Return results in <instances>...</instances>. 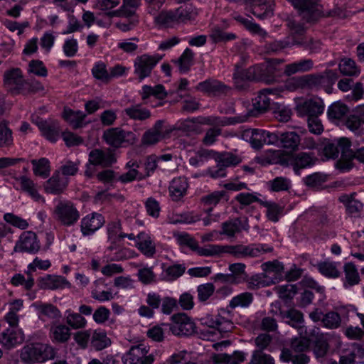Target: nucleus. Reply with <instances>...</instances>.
Masks as SVG:
<instances>
[{
    "mask_svg": "<svg viewBox=\"0 0 364 364\" xmlns=\"http://www.w3.org/2000/svg\"><path fill=\"white\" fill-rule=\"evenodd\" d=\"M257 75L256 77L253 73V70H235L233 75V80L237 88L242 89L247 84L252 80H260L266 83H272L283 80L280 79V73L282 70H256Z\"/></svg>",
    "mask_w": 364,
    "mask_h": 364,
    "instance_id": "obj_1",
    "label": "nucleus"
},
{
    "mask_svg": "<svg viewBox=\"0 0 364 364\" xmlns=\"http://www.w3.org/2000/svg\"><path fill=\"white\" fill-rule=\"evenodd\" d=\"M54 356L53 347L41 343L28 344L22 348L21 353V358L26 363H43Z\"/></svg>",
    "mask_w": 364,
    "mask_h": 364,
    "instance_id": "obj_2",
    "label": "nucleus"
},
{
    "mask_svg": "<svg viewBox=\"0 0 364 364\" xmlns=\"http://www.w3.org/2000/svg\"><path fill=\"white\" fill-rule=\"evenodd\" d=\"M295 111L299 117L310 118L323 114V101L318 97L294 98Z\"/></svg>",
    "mask_w": 364,
    "mask_h": 364,
    "instance_id": "obj_3",
    "label": "nucleus"
},
{
    "mask_svg": "<svg viewBox=\"0 0 364 364\" xmlns=\"http://www.w3.org/2000/svg\"><path fill=\"white\" fill-rule=\"evenodd\" d=\"M149 346L144 343L134 346L124 354V364H153L154 356L149 353Z\"/></svg>",
    "mask_w": 364,
    "mask_h": 364,
    "instance_id": "obj_4",
    "label": "nucleus"
},
{
    "mask_svg": "<svg viewBox=\"0 0 364 364\" xmlns=\"http://www.w3.org/2000/svg\"><path fill=\"white\" fill-rule=\"evenodd\" d=\"M53 217L63 225L70 226L78 220L80 213L71 202L59 201L53 210Z\"/></svg>",
    "mask_w": 364,
    "mask_h": 364,
    "instance_id": "obj_5",
    "label": "nucleus"
},
{
    "mask_svg": "<svg viewBox=\"0 0 364 364\" xmlns=\"http://www.w3.org/2000/svg\"><path fill=\"white\" fill-rule=\"evenodd\" d=\"M4 85L13 94L25 93L31 89L30 84L23 79L20 70H8L4 74Z\"/></svg>",
    "mask_w": 364,
    "mask_h": 364,
    "instance_id": "obj_6",
    "label": "nucleus"
},
{
    "mask_svg": "<svg viewBox=\"0 0 364 364\" xmlns=\"http://www.w3.org/2000/svg\"><path fill=\"white\" fill-rule=\"evenodd\" d=\"M307 346V341L305 339L300 341H295L292 343L291 349L282 350L280 358L284 362L291 361L293 364H307L309 361V358L304 353V350Z\"/></svg>",
    "mask_w": 364,
    "mask_h": 364,
    "instance_id": "obj_7",
    "label": "nucleus"
},
{
    "mask_svg": "<svg viewBox=\"0 0 364 364\" xmlns=\"http://www.w3.org/2000/svg\"><path fill=\"white\" fill-rule=\"evenodd\" d=\"M172 323L170 331L175 336H190L196 331L194 321L183 313L176 314L171 316Z\"/></svg>",
    "mask_w": 364,
    "mask_h": 364,
    "instance_id": "obj_8",
    "label": "nucleus"
},
{
    "mask_svg": "<svg viewBox=\"0 0 364 364\" xmlns=\"http://www.w3.org/2000/svg\"><path fill=\"white\" fill-rule=\"evenodd\" d=\"M105 141L109 145L118 147L122 144H132L136 141L135 134L119 128H111L103 134Z\"/></svg>",
    "mask_w": 364,
    "mask_h": 364,
    "instance_id": "obj_9",
    "label": "nucleus"
},
{
    "mask_svg": "<svg viewBox=\"0 0 364 364\" xmlns=\"http://www.w3.org/2000/svg\"><path fill=\"white\" fill-rule=\"evenodd\" d=\"M229 316L228 313L223 311L217 316H210L205 318V323L210 328L209 332L213 335H222L230 331L232 328V323L230 320L223 316Z\"/></svg>",
    "mask_w": 364,
    "mask_h": 364,
    "instance_id": "obj_10",
    "label": "nucleus"
},
{
    "mask_svg": "<svg viewBox=\"0 0 364 364\" xmlns=\"http://www.w3.org/2000/svg\"><path fill=\"white\" fill-rule=\"evenodd\" d=\"M223 247L225 248L223 252L230 253L237 257L246 256L257 257L260 253L266 252L271 250L264 244L252 245L250 246L232 245Z\"/></svg>",
    "mask_w": 364,
    "mask_h": 364,
    "instance_id": "obj_11",
    "label": "nucleus"
},
{
    "mask_svg": "<svg viewBox=\"0 0 364 364\" xmlns=\"http://www.w3.org/2000/svg\"><path fill=\"white\" fill-rule=\"evenodd\" d=\"M40 249L39 242L36 234L33 232H24L16 242L14 251L16 252H37Z\"/></svg>",
    "mask_w": 364,
    "mask_h": 364,
    "instance_id": "obj_12",
    "label": "nucleus"
},
{
    "mask_svg": "<svg viewBox=\"0 0 364 364\" xmlns=\"http://www.w3.org/2000/svg\"><path fill=\"white\" fill-rule=\"evenodd\" d=\"M15 188L26 193L34 201L43 203L45 200L38 192V187L33 180L26 176H20L15 179Z\"/></svg>",
    "mask_w": 364,
    "mask_h": 364,
    "instance_id": "obj_13",
    "label": "nucleus"
},
{
    "mask_svg": "<svg viewBox=\"0 0 364 364\" xmlns=\"http://www.w3.org/2000/svg\"><path fill=\"white\" fill-rule=\"evenodd\" d=\"M250 12L258 19L271 18L274 13V0H250Z\"/></svg>",
    "mask_w": 364,
    "mask_h": 364,
    "instance_id": "obj_14",
    "label": "nucleus"
},
{
    "mask_svg": "<svg viewBox=\"0 0 364 364\" xmlns=\"http://www.w3.org/2000/svg\"><path fill=\"white\" fill-rule=\"evenodd\" d=\"M350 147L348 139L341 137L327 141L323 146V153L327 159H333L338 156L339 153H346Z\"/></svg>",
    "mask_w": 364,
    "mask_h": 364,
    "instance_id": "obj_15",
    "label": "nucleus"
},
{
    "mask_svg": "<svg viewBox=\"0 0 364 364\" xmlns=\"http://www.w3.org/2000/svg\"><path fill=\"white\" fill-rule=\"evenodd\" d=\"M23 340L24 335L21 328H8L2 333L0 337V343L9 349L20 345Z\"/></svg>",
    "mask_w": 364,
    "mask_h": 364,
    "instance_id": "obj_16",
    "label": "nucleus"
},
{
    "mask_svg": "<svg viewBox=\"0 0 364 364\" xmlns=\"http://www.w3.org/2000/svg\"><path fill=\"white\" fill-rule=\"evenodd\" d=\"M137 249L145 256L152 257L156 252V244L151 236L144 232H140L136 237Z\"/></svg>",
    "mask_w": 364,
    "mask_h": 364,
    "instance_id": "obj_17",
    "label": "nucleus"
},
{
    "mask_svg": "<svg viewBox=\"0 0 364 364\" xmlns=\"http://www.w3.org/2000/svg\"><path fill=\"white\" fill-rule=\"evenodd\" d=\"M105 223L103 217L98 213L86 215L81 221V231L83 235H90L99 230Z\"/></svg>",
    "mask_w": 364,
    "mask_h": 364,
    "instance_id": "obj_18",
    "label": "nucleus"
},
{
    "mask_svg": "<svg viewBox=\"0 0 364 364\" xmlns=\"http://www.w3.org/2000/svg\"><path fill=\"white\" fill-rule=\"evenodd\" d=\"M167 132V129L163 125L160 121L157 122L155 125L148 130L142 137L144 144L152 145L163 139Z\"/></svg>",
    "mask_w": 364,
    "mask_h": 364,
    "instance_id": "obj_19",
    "label": "nucleus"
},
{
    "mask_svg": "<svg viewBox=\"0 0 364 364\" xmlns=\"http://www.w3.org/2000/svg\"><path fill=\"white\" fill-rule=\"evenodd\" d=\"M31 307L33 308L38 318L43 321L58 318L61 316L60 311L51 304L36 302L31 305Z\"/></svg>",
    "mask_w": 364,
    "mask_h": 364,
    "instance_id": "obj_20",
    "label": "nucleus"
},
{
    "mask_svg": "<svg viewBox=\"0 0 364 364\" xmlns=\"http://www.w3.org/2000/svg\"><path fill=\"white\" fill-rule=\"evenodd\" d=\"M40 286L46 289H60L70 287V282L63 277L58 275H46L40 280Z\"/></svg>",
    "mask_w": 364,
    "mask_h": 364,
    "instance_id": "obj_21",
    "label": "nucleus"
},
{
    "mask_svg": "<svg viewBox=\"0 0 364 364\" xmlns=\"http://www.w3.org/2000/svg\"><path fill=\"white\" fill-rule=\"evenodd\" d=\"M115 161L114 155L110 151L95 149L89 154V162L92 165L107 166Z\"/></svg>",
    "mask_w": 364,
    "mask_h": 364,
    "instance_id": "obj_22",
    "label": "nucleus"
},
{
    "mask_svg": "<svg viewBox=\"0 0 364 364\" xmlns=\"http://www.w3.org/2000/svg\"><path fill=\"white\" fill-rule=\"evenodd\" d=\"M266 130L250 129L245 130L242 134V139L250 144L255 149L260 148L265 144Z\"/></svg>",
    "mask_w": 364,
    "mask_h": 364,
    "instance_id": "obj_23",
    "label": "nucleus"
},
{
    "mask_svg": "<svg viewBox=\"0 0 364 364\" xmlns=\"http://www.w3.org/2000/svg\"><path fill=\"white\" fill-rule=\"evenodd\" d=\"M68 178L60 176V171H56L45 183V191L48 193L58 194L61 193L67 186Z\"/></svg>",
    "mask_w": 364,
    "mask_h": 364,
    "instance_id": "obj_24",
    "label": "nucleus"
},
{
    "mask_svg": "<svg viewBox=\"0 0 364 364\" xmlns=\"http://www.w3.org/2000/svg\"><path fill=\"white\" fill-rule=\"evenodd\" d=\"M102 285H104V282L101 279H98L94 282L91 290L92 297L102 303L107 302L114 299L117 293L114 292L112 289L107 290L102 289L101 286Z\"/></svg>",
    "mask_w": 364,
    "mask_h": 364,
    "instance_id": "obj_25",
    "label": "nucleus"
},
{
    "mask_svg": "<svg viewBox=\"0 0 364 364\" xmlns=\"http://www.w3.org/2000/svg\"><path fill=\"white\" fill-rule=\"evenodd\" d=\"M276 92L272 89H265L258 92L257 95L252 100V106L258 112H264L270 107L272 100L269 95H275Z\"/></svg>",
    "mask_w": 364,
    "mask_h": 364,
    "instance_id": "obj_26",
    "label": "nucleus"
},
{
    "mask_svg": "<svg viewBox=\"0 0 364 364\" xmlns=\"http://www.w3.org/2000/svg\"><path fill=\"white\" fill-rule=\"evenodd\" d=\"M312 157L306 153L291 154L287 157V165L293 167L295 173L299 174V169L312 164Z\"/></svg>",
    "mask_w": 364,
    "mask_h": 364,
    "instance_id": "obj_27",
    "label": "nucleus"
},
{
    "mask_svg": "<svg viewBox=\"0 0 364 364\" xmlns=\"http://www.w3.org/2000/svg\"><path fill=\"white\" fill-rule=\"evenodd\" d=\"M179 24L195 21L198 16V9L192 4H183L175 9Z\"/></svg>",
    "mask_w": 364,
    "mask_h": 364,
    "instance_id": "obj_28",
    "label": "nucleus"
},
{
    "mask_svg": "<svg viewBox=\"0 0 364 364\" xmlns=\"http://www.w3.org/2000/svg\"><path fill=\"white\" fill-rule=\"evenodd\" d=\"M188 182L186 178L178 177L172 180L169 186V193L173 200H180L186 193Z\"/></svg>",
    "mask_w": 364,
    "mask_h": 364,
    "instance_id": "obj_29",
    "label": "nucleus"
},
{
    "mask_svg": "<svg viewBox=\"0 0 364 364\" xmlns=\"http://www.w3.org/2000/svg\"><path fill=\"white\" fill-rule=\"evenodd\" d=\"M85 116L82 111H75L68 107H65L63 112V118L75 129L83 126Z\"/></svg>",
    "mask_w": 364,
    "mask_h": 364,
    "instance_id": "obj_30",
    "label": "nucleus"
},
{
    "mask_svg": "<svg viewBox=\"0 0 364 364\" xmlns=\"http://www.w3.org/2000/svg\"><path fill=\"white\" fill-rule=\"evenodd\" d=\"M164 55L159 53L154 55L143 54L137 56L134 60L136 68H153L161 60Z\"/></svg>",
    "mask_w": 364,
    "mask_h": 364,
    "instance_id": "obj_31",
    "label": "nucleus"
},
{
    "mask_svg": "<svg viewBox=\"0 0 364 364\" xmlns=\"http://www.w3.org/2000/svg\"><path fill=\"white\" fill-rule=\"evenodd\" d=\"M248 228L247 220L246 218H237L224 223L221 234L233 236L236 232L242 230H247Z\"/></svg>",
    "mask_w": 364,
    "mask_h": 364,
    "instance_id": "obj_32",
    "label": "nucleus"
},
{
    "mask_svg": "<svg viewBox=\"0 0 364 364\" xmlns=\"http://www.w3.org/2000/svg\"><path fill=\"white\" fill-rule=\"evenodd\" d=\"M70 329L63 324H55L50 328V338L55 342L64 343L70 338Z\"/></svg>",
    "mask_w": 364,
    "mask_h": 364,
    "instance_id": "obj_33",
    "label": "nucleus"
},
{
    "mask_svg": "<svg viewBox=\"0 0 364 364\" xmlns=\"http://www.w3.org/2000/svg\"><path fill=\"white\" fill-rule=\"evenodd\" d=\"M155 21L165 28H173L179 24L175 10L161 12L155 17Z\"/></svg>",
    "mask_w": 364,
    "mask_h": 364,
    "instance_id": "obj_34",
    "label": "nucleus"
},
{
    "mask_svg": "<svg viewBox=\"0 0 364 364\" xmlns=\"http://www.w3.org/2000/svg\"><path fill=\"white\" fill-rule=\"evenodd\" d=\"M111 344L110 339L102 329H96L91 336V345L96 350H102Z\"/></svg>",
    "mask_w": 364,
    "mask_h": 364,
    "instance_id": "obj_35",
    "label": "nucleus"
},
{
    "mask_svg": "<svg viewBox=\"0 0 364 364\" xmlns=\"http://www.w3.org/2000/svg\"><path fill=\"white\" fill-rule=\"evenodd\" d=\"M33 173L43 178H47L50 173V161L46 158L33 159L31 161Z\"/></svg>",
    "mask_w": 364,
    "mask_h": 364,
    "instance_id": "obj_36",
    "label": "nucleus"
},
{
    "mask_svg": "<svg viewBox=\"0 0 364 364\" xmlns=\"http://www.w3.org/2000/svg\"><path fill=\"white\" fill-rule=\"evenodd\" d=\"M35 123L39 127L42 134L49 141L55 142L59 138V129L55 124L50 125L46 122L40 120Z\"/></svg>",
    "mask_w": 364,
    "mask_h": 364,
    "instance_id": "obj_37",
    "label": "nucleus"
},
{
    "mask_svg": "<svg viewBox=\"0 0 364 364\" xmlns=\"http://www.w3.org/2000/svg\"><path fill=\"white\" fill-rule=\"evenodd\" d=\"M212 158L215 159L218 166H222L223 168L237 165L240 161L239 157L231 153L218 154L214 151V154H212Z\"/></svg>",
    "mask_w": 364,
    "mask_h": 364,
    "instance_id": "obj_38",
    "label": "nucleus"
},
{
    "mask_svg": "<svg viewBox=\"0 0 364 364\" xmlns=\"http://www.w3.org/2000/svg\"><path fill=\"white\" fill-rule=\"evenodd\" d=\"M166 93L162 85H159L154 87L144 85L142 87L141 97L144 100H146L150 98L162 100L166 97Z\"/></svg>",
    "mask_w": 364,
    "mask_h": 364,
    "instance_id": "obj_39",
    "label": "nucleus"
},
{
    "mask_svg": "<svg viewBox=\"0 0 364 364\" xmlns=\"http://www.w3.org/2000/svg\"><path fill=\"white\" fill-rule=\"evenodd\" d=\"M65 318L68 325L73 329L82 328L87 325V321L82 315L70 309L65 311Z\"/></svg>",
    "mask_w": 364,
    "mask_h": 364,
    "instance_id": "obj_40",
    "label": "nucleus"
},
{
    "mask_svg": "<svg viewBox=\"0 0 364 364\" xmlns=\"http://www.w3.org/2000/svg\"><path fill=\"white\" fill-rule=\"evenodd\" d=\"M339 263L325 261L318 264L317 268L323 276L329 278H336L340 274Z\"/></svg>",
    "mask_w": 364,
    "mask_h": 364,
    "instance_id": "obj_41",
    "label": "nucleus"
},
{
    "mask_svg": "<svg viewBox=\"0 0 364 364\" xmlns=\"http://www.w3.org/2000/svg\"><path fill=\"white\" fill-rule=\"evenodd\" d=\"M127 166L129 168L128 171L119 176V181L122 183H129L136 179H141L144 177V174L139 172L137 168L139 165L134 161H129Z\"/></svg>",
    "mask_w": 364,
    "mask_h": 364,
    "instance_id": "obj_42",
    "label": "nucleus"
},
{
    "mask_svg": "<svg viewBox=\"0 0 364 364\" xmlns=\"http://www.w3.org/2000/svg\"><path fill=\"white\" fill-rule=\"evenodd\" d=\"M341 71L345 77L339 80L338 87L341 90L347 92L351 89L353 85L352 77H358L360 70H341Z\"/></svg>",
    "mask_w": 364,
    "mask_h": 364,
    "instance_id": "obj_43",
    "label": "nucleus"
},
{
    "mask_svg": "<svg viewBox=\"0 0 364 364\" xmlns=\"http://www.w3.org/2000/svg\"><path fill=\"white\" fill-rule=\"evenodd\" d=\"M225 248L223 246L218 245H206L203 247H200L196 242V247H194L193 251H195L198 255L203 257H213L219 255L223 252Z\"/></svg>",
    "mask_w": 364,
    "mask_h": 364,
    "instance_id": "obj_44",
    "label": "nucleus"
},
{
    "mask_svg": "<svg viewBox=\"0 0 364 364\" xmlns=\"http://www.w3.org/2000/svg\"><path fill=\"white\" fill-rule=\"evenodd\" d=\"M92 72L95 78L105 82L113 77L124 75L125 70H92Z\"/></svg>",
    "mask_w": 364,
    "mask_h": 364,
    "instance_id": "obj_45",
    "label": "nucleus"
},
{
    "mask_svg": "<svg viewBox=\"0 0 364 364\" xmlns=\"http://www.w3.org/2000/svg\"><path fill=\"white\" fill-rule=\"evenodd\" d=\"M300 144V137L294 132L282 134L281 146L291 150H295Z\"/></svg>",
    "mask_w": 364,
    "mask_h": 364,
    "instance_id": "obj_46",
    "label": "nucleus"
},
{
    "mask_svg": "<svg viewBox=\"0 0 364 364\" xmlns=\"http://www.w3.org/2000/svg\"><path fill=\"white\" fill-rule=\"evenodd\" d=\"M132 256V252L127 249H116L112 245L107 247L106 257L107 260L119 261L126 259Z\"/></svg>",
    "mask_w": 364,
    "mask_h": 364,
    "instance_id": "obj_47",
    "label": "nucleus"
},
{
    "mask_svg": "<svg viewBox=\"0 0 364 364\" xmlns=\"http://www.w3.org/2000/svg\"><path fill=\"white\" fill-rule=\"evenodd\" d=\"M246 354L241 351H235L232 355L225 353L216 354L213 355V358L217 361H222L225 364H240L245 360Z\"/></svg>",
    "mask_w": 364,
    "mask_h": 364,
    "instance_id": "obj_48",
    "label": "nucleus"
},
{
    "mask_svg": "<svg viewBox=\"0 0 364 364\" xmlns=\"http://www.w3.org/2000/svg\"><path fill=\"white\" fill-rule=\"evenodd\" d=\"M348 112V107L341 103L334 102L328 109V116L330 120L336 122L342 119Z\"/></svg>",
    "mask_w": 364,
    "mask_h": 364,
    "instance_id": "obj_49",
    "label": "nucleus"
},
{
    "mask_svg": "<svg viewBox=\"0 0 364 364\" xmlns=\"http://www.w3.org/2000/svg\"><path fill=\"white\" fill-rule=\"evenodd\" d=\"M230 274L232 275L233 284H238L246 280L245 265L242 263L231 264L229 266Z\"/></svg>",
    "mask_w": 364,
    "mask_h": 364,
    "instance_id": "obj_50",
    "label": "nucleus"
},
{
    "mask_svg": "<svg viewBox=\"0 0 364 364\" xmlns=\"http://www.w3.org/2000/svg\"><path fill=\"white\" fill-rule=\"evenodd\" d=\"M247 115L239 116L235 119L228 118V119H218L215 117H210L204 118L202 121L200 122V123L209 124H219V125L225 126V125H228V124H235V123L243 122H245L247 120Z\"/></svg>",
    "mask_w": 364,
    "mask_h": 364,
    "instance_id": "obj_51",
    "label": "nucleus"
},
{
    "mask_svg": "<svg viewBox=\"0 0 364 364\" xmlns=\"http://www.w3.org/2000/svg\"><path fill=\"white\" fill-rule=\"evenodd\" d=\"M185 272V267L181 264H173L164 267L162 272L163 279L173 281L181 277Z\"/></svg>",
    "mask_w": 364,
    "mask_h": 364,
    "instance_id": "obj_52",
    "label": "nucleus"
},
{
    "mask_svg": "<svg viewBox=\"0 0 364 364\" xmlns=\"http://www.w3.org/2000/svg\"><path fill=\"white\" fill-rule=\"evenodd\" d=\"M262 164H287V159L282 156L280 150L268 149L265 151L262 156Z\"/></svg>",
    "mask_w": 364,
    "mask_h": 364,
    "instance_id": "obj_53",
    "label": "nucleus"
},
{
    "mask_svg": "<svg viewBox=\"0 0 364 364\" xmlns=\"http://www.w3.org/2000/svg\"><path fill=\"white\" fill-rule=\"evenodd\" d=\"M173 237L176 240V243L180 246L188 247L193 251L194 250V247H196V244L197 241L186 232H173Z\"/></svg>",
    "mask_w": 364,
    "mask_h": 364,
    "instance_id": "obj_54",
    "label": "nucleus"
},
{
    "mask_svg": "<svg viewBox=\"0 0 364 364\" xmlns=\"http://www.w3.org/2000/svg\"><path fill=\"white\" fill-rule=\"evenodd\" d=\"M198 220L199 218L198 216L193 217L190 213L180 214L171 213L168 215V222L171 224L192 223Z\"/></svg>",
    "mask_w": 364,
    "mask_h": 364,
    "instance_id": "obj_55",
    "label": "nucleus"
},
{
    "mask_svg": "<svg viewBox=\"0 0 364 364\" xmlns=\"http://www.w3.org/2000/svg\"><path fill=\"white\" fill-rule=\"evenodd\" d=\"M328 178V176L324 173H316L304 178L305 184L311 188H318L325 183Z\"/></svg>",
    "mask_w": 364,
    "mask_h": 364,
    "instance_id": "obj_56",
    "label": "nucleus"
},
{
    "mask_svg": "<svg viewBox=\"0 0 364 364\" xmlns=\"http://www.w3.org/2000/svg\"><path fill=\"white\" fill-rule=\"evenodd\" d=\"M302 43L297 41L290 42L289 40L274 41L267 43L265 45V49L267 52L277 53L285 48L290 47L294 44H301Z\"/></svg>",
    "mask_w": 364,
    "mask_h": 364,
    "instance_id": "obj_57",
    "label": "nucleus"
},
{
    "mask_svg": "<svg viewBox=\"0 0 364 364\" xmlns=\"http://www.w3.org/2000/svg\"><path fill=\"white\" fill-rule=\"evenodd\" d=\"M108 239L112 243L124 238L126 235L122 233L119 222L115 221L108 224L107 226Z\"/></svg>",
    "mask_w": 364,
    "mask_h": 364,
    "instance_id": "obj_58",
    "label": "nucleus"
},
{
    "mask_svg": "<svg viewBox=\"0 0 364 364\" xmlns=\"http://www.w3.org/2000/svg\"><path fill=\"white\" fill-rule=\"evenodd\" d=\"M267 208V216L269 220L277 222L282 215V208L275 203L266 201L263 203Z\"/></svg>",
    "mask_w": 364,
    "mask_h": 364,
    "instance_id": "obj_59",
    "label": "nucleus"
},
{
    "mask_svg": "<svg viewBox=\"0 0 364 364\" xmlns=\"http://www.w3.org/2000/svg\"><path fill=\"white\" fill-rule=\"evenodd\" d=\"M210 38L214 43L227 42L235 39L236 35L232 33L224 32L220 28L216 27L212 30Z\"/></svg>",
    "mask_w": 364,
    "mask_h": 364,
    "instance_id": "obj_60",
    "label": "nucleus"
},
{
    "mask_svg": "<svg viewBox=\"0 0 364 364\" xmlns=\"http://www.w3.org/2000/svg\"><path fill=\"white\" fill-rule=\"evenodd\" d=\"M344 272L346 277L345 286H346V283L349 285H355L358 283L359 274L355 267L353 264H346L344 266Z\"/></svg>",
    "mask_w": 364,
    "mask_h": 364,
    "instance_id": "obj_61",
    "label": "nucleus"
},
{
    "mask_svg": "<svg viewBox=\"0 0 364 364\" xmlns=\"http://www.w3.org/2000/svg\"><path fill=\"white\" fill-rule=\"evenodd\" d=\"M287 323L291 326L301 329L303 328V315L301 312L295 309L289 310L286 315Z\"/></svg>",
    "mask_w": 364,
    "mask_h": 364,
    "instance_id": "obj_62",
    "label": "nucleus"
},
{
    "mask_svg": "<svg viewBox=\"0 0 364 364\" xmlns=\"http://www.w3.org/2000/svg\"><path fill=\"white\" fill-rule=\"evenodd\" d=\"M252 301V296L250 293H242L237 296H234L230 301V306L232 308L236 307H246L248 306Z\"/></svg>",
    "mask_w": 364,
    "mask_h": 364,
    "instance_id": "obj_63",
    "label": "nucleus"
},
{
    "mask_svg": "<svg viewBox=\"0 0 364 364\" xmlns=\"http://www.w3.org/2000/svg\"><path fill=\"white\" fill-rule=\"evenodd\" d=\"M250 364H274V358L262 351L253 352Z\"/></svg>",
    "mask_w": 364,
    "mask_h": 364,
    "instance_id": "obj_64",
    "label": "nucleus"
}]
</instances>
